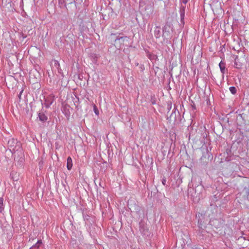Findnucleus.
Segmentation results:
<instances>
[{
	"instance_id": "1",
	"label": "nucleus",
	"mask_w": 249,
	"mask_h": 249,
	"mask_svg": "<svg viewBox=\"0 0 249 249\" xmlns=\"http://www.w3.org/2000/svg\"><path fill=\"white\" fill-rule=\"evenodd\" d=\"M246 62L245 56H237L235 59V66L236 68H241Z\"/></svg>"
},
{
	"instance_id": "2",
	"label": "nucleus",
	"mask_w": 249,
	"mask_h": 249,
	"mask_svg": "<svg viewBox=\"0 0 249 249\" xmlns=\"http://www.w3.org/2000/svg\"><path fill=\"white\" fill-rule=\"evenodd\" d=\"M11 178L14 181H18L19 179V175L16 172H12L11 174Z\"/></svg>"
},
{
	"instance_id": "3",
	"label": "nucleus",
	"mask_w": 249,
	"mask_h": 249,
	"mask_svg": "<svg viewBox=\"0 0 249 249\" xmlns=\"http://www.w3.org/2000/svg\"><path fill=\"white\" fill-rule=\"evenodd\" d=\"M67 167L68 170H71L72 168V160L71 157H69L67 158Z\"/></svg>"
},
{
	"instance_id": "4",
	"label": "nucleus",
	"mask_w": 249,
	"mask_h": 249,
	"mask_svg": "<svg viewBox=\"0 0 249 249\" xmlns=\"http://www.w3.org/2000/svg\"><path fill=\"white\" fill-rule=\"evenodd\" d=\"M219 66L220 67L221 72L224 74L225 73V64L222 61H221L219 64Z\"/></svg>"
},
{
	"instance_id": "5",
	"label": "nucleus",
	"mask_w": 249,
	"mask_h": 249,
	"mask_svg": "<svg viewBox=\"0 0 249 249\" xmlns=\"http://www.w3.org/2000/svg\"><path fill=\"white\" fill-rule=\"evenodd\" d=\"M38 117L41 121H45L47 120V117L43 114L39 113Z\"/></svg>"
},
{
	"instance_id": "6",
	"label": "nucleus",
	"mask_w": 249,
	"mask_h": 249,
	"mask_svg": "<svg viewBox=\"0 0 249 249\" xmlns=\"http://www.w3.org/2000/svg\"><path fill=\"white\" fill-rule=\"evenodd\" d=\"M229 89L232 94H235L236 92V89L234 87H231Z\"/></svg>"
},
{
	"instance_id": "7",
	"label": "nucleus",
	"mask_w": 249,
	"mask_h": 249,
	"mask_svg": "<svg viewBox=\"0 0 249 249\" xmlns=\"http://www.w3.org/2000/svg\"><path fill=\"white\" fill-rule=\"evenodd\" d=\"M42 243L41 240H38L37 242L36 243V245L35 247H32V249H34V248H39L40 245Z\"/></svg>"
},
{
	"instance_id": "8",
	"label": "nucleus",
	"mask_w": 249,
	"mask_h": 249,
	"mask_svg": "<svg viewBox=\"0 0 249 249\" xmlns=\"http://www.w3.org/2000/svg\"><path fill=\"white\" fill-rule=\"evenodd\" d=\"M3 198H0V212L2 211V209L1 208V206H3Z\"/></svg>"
},
{
	"instance_id": "9",
	"label": "nucleus",
	"mask_w": 249,
	"mask_h": 249,
	"mask_svg": "<svg viewBox=\"0 0 249 249\" xmlns=\"http://www.w3.org/2000/svg\"><path fill=\"white\" fill-rule=\"evenodd\" d=\"M94 111L96 114L98 115L99 113V112L97 110V107L95 105L94 106Z\"/></svg>"
},
{
	"instance_id": "10",
	"label": "nucleus",
	"mask_w": 249,
	"mask_h": 249,
	"mask_svg": "<svg viewBox=\"0 0 249 249\" xmlns=\"http://www.w3.org/2000/svg\"><path fill=\"white\" fill-rule=\"evenodd\" d=\"M188 0H183V2L186 3Z\"/></svg>"
},
{
	"instance_id": "11",
	"label": "nucleus",
	"mask_w": 249,
	"mask_h": 249,
	"mask_svg": "<svg viewBox=\"0 0 249 249\" xmlns=\"http://www.w3.org/2000/svg\"><path fill=\"white\" fill-rule=\"evenodd\" d=\"M165 181V180H163L162 181V183H163V184H164V182Z\"/></svg>"
}]
</instances>
